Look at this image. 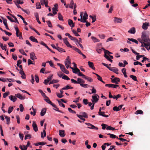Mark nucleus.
<instances>
[{"label": "nucleus", "mask_w": 150, "mask_h": 150, "mask_svg": "<svg viewBox=\"0 0 150 150\" xmlns=\"http://www.w3.org/2000/svg\"><path fill=\"white\" fill-rule=\"evenodd\" d=\"M79 114L80 115H81L82 117L86 118H87L88 117V116L87 114L85 112H80Z\"/></svg>", "instance_id": "obj_22"}, {"label": "nucleus", "mask_w": 150, "mask_h": 150, "mask_svg": "<svg viewBox=\"0 0 150 150\" xmlns=\"http://www.w3.org/2000/svg\"><path fill=\"white\" fill-rule=\"evenodd\" d=\"M141 38L146 44L150 45V39L149 36L147 35L145 32H143L142 33Z\"/></svg>", "instance_id": "obj_2"}, {"label": "nucleus", "mask_w": 150, "mask_h": 150, "mask_svg": "<svg viewBox=\"0 0 150 150\" xmlns=\"http://www.w3.org/2000/svg\"><path fill=\"white\" fill-rule=\"evenodd\" d=\"M58 19L60 21H63V17L60 13H58Z\"/></svg>", "instance_id": "obj_38"}, {"label": "nucleus", "mask_w": 150, "mask_h": 150, "mask_svg": "<svg viewBox=\"0 0 150 150\" xmlns=\"http://www.w3.org/2000/svg\"><path fill=\"white\" fill-rule=\"evenodd\" d=\"M74 4L73 0H71L69 4V7L72 9L73 8Z\"/></svg>", "instance_id": "obj_39"}, {"label": "nucleus", "mask_w": 150, "mask_h": 150, "mask_svg": "<svg viewBox=\"0 0 150 150\" xmlns=\"http://www.w3.org/2000/svg\"><path fill=\"white\" fill-rule=\"evenodd\" d=\"M123 105H119L118 107L115 106L113 108V109L114 111H118L120 110L122 108Z\"/></svg>", "instance_id": "obj_14"}, {"label": "nucleus", "mask_w": 150, "mask_h": 150, "mask_svg": "<svg viewBox=\"0 0 150 150\" xmlns=\"http://www.w3.org/2000/svg\"><path fill=\"white\" fill-rule=\"evenodd\" d=\"M112 80V82L113 83H115L116 84H118V82H119L120 81L119 78H115L114 79H111Z\"/></svg>", "instance_id": "obj_15"}, {"label": "nucleus", "mask_w": 150, "mask_h": 150, "mask_svg": "<svg viewBox=\"0 0 150 150\" xmlns=\"http://www.w3.org/2000/svg\"><path fill=\"white\" fill-rule=\"evenodd\" d=\"M5 118L6 119V121L7 122V124L8 125L10 124V117H8L7 116H5Z\"/></svg>", "instance_id": "obj_44"}, {"label": "nucleus", "mask_w": 150, "mask_h": 150, "mask_svg": "<svg viewBox=\"0 0 150 150\" xmlns=\"http://www.w3.org/2000/svg\"><path fill=\"white\" fill-rule=\"evenodd\" d=\"M52 105L54 108L55 109H54V110H55L56 111H58L59 112H62L60 111L59 110V109L56 106V105L53 103V105Z\"/></svg>", "instance_id": "obj_43"}, {"label": "nucleus", "mask_w": 150, "mask_h": 150, "mask_svg": "<svg viewBox=\"0 0 150 150\" xmlns=\"http://www.w3.org/2000/svg\"><path fill=\"white\" fill-rule=\"evenodd\" d=\"M104 49L103 48H102L101 49H98V48H96V50L97 52L99 54H100L102 51V49Z\"/></svg>", "instance_id": "obj_51"}, {"label": "nucleus", "mask_w": 150, "mask_h": 150, "mask_svg": "<svg viewBox=\"0 0 150 150\" xmlns=\"http://www.w3.org/2000/svg\"><path fill=\"white\" fill-rule=\"evenodd\" d=\"M46 110L45 108H43L41 112L40 115L41 116H43L46 113Z\"/></svg>", "instance_id": "obj_27"}, {"label": "nucleus", "mask_w": 150, "mask_h": 150, "mask_svg": "<svg viewBox=\"0 0 150 150\" xmlns=\"http://www.w3.org/2000/svg\"><path fill=\"white\" fill-rule=\"evenodd\" d=\"M105 112L101 111V108H100L99 110V112H98V115H101L106 117H108V115H105Z\"/></svg>", "instance_id": "obj_13"}, {"label": "nucleus", "mask_w": 150, "mask_h": 150, "mask_svg": "<svg viewBox=\"0 0 150 150\" xmlns=\"http://www.w3.org/2000/svg\"><path fill=\"white\" fill-rule=\"evenodd\" d=\"M69 38L71 40L74 41L75 43H78V40L75 38L73 37L71 35L69 36Z\"/></svg>", "instance_id": "obj_30"}, {"label": "nucleus", "mask_w": 150, "mask_h": 150, "mask_svg": "<svg viewBox=\"0 0 150 150\" xmlns=\"http://www.w3.org/2000/svg\"><path fill=\"white\" fill-rule=\"evenodd\" d=\"M64 64L66 68L67 69L69 68H70V67H71L70 66L71 64V60L69 59V56H67V58L65 60Z\"/></svg>", "instance_id": "obj_5"}, {"label": "nucleus", "mask_w": 150, "mask_h": 150, "mask_svg": "<svg viewBox=\"0 0 150 150\" xmlns=\"http://www.w3.org/2000/svg\"><path fill=\"white\" fill-rule=\"evenodd\" d=\"M15 96L19 98L20 100H24L25 99V96H22L20 93H18L15 94Z\"/></svg>", "instance_id": "obj_19"}, {"label": "nucleus", "mask_w": 150, "mask_h": 150, "mask_svg": "<svg viewBox=\"0 0 150 150\" xmlns=\"http://www.w3.org/2000/svg\"><path fill=\"white\" fill-rule=\"evenodd\" d=\"M72 47H73L74 50L75 51L77 52L79 54H81V53L82 52L78 48L76 47H74L73 46Z\"/></svg>", "instance_id": "obj_53"}, {"label": "nucleus", "mask_w": 150, "mask_h": 150, "mask_svg": "<svg viewBox=\"0 0 150 150\" xmlns=\"http://www.w3.org/2000/svg\"><path fill=\"white\" fill-rule=\"evenodd\" d=\"M30 39L33 42L38 43V42L37 41L36 39L33 36H30Z\"/></svg>", "instance_id": "obj_35"}, {"label": "nucleus", "mask_w": 150, "mask_h": 150, "mask_svg": "<svg viewBox=\"0 0 150 150\" xmlns=\"http://www.w3.org/2000/svg\"><path fill=\"white\" fill-rule=\"evenodd\" d=\"M70 68L72 69L73 73L75 74H77L78 72L79 71V70L77 68H74L71 67H70Z\"/></svg>", "instance_id": "obj_25"}, {"label": "nucleus", "mask_w": 150, "mask_h": 150, "mask_svg": "<svg viewBox=\"0 0 150 150\" xmlns=\"http://www.w3.org/2000/svg\"><path fill=\"white\" fill-rule=\"evenodd\" d=\"M110 71H112L114 73H115V72L117 71H119L118 69L116 67H111V68H110Z\"/></svg>", "instance_id": "obj_36"}, {"label": "nucleus", "mask_w": 150, "mask_h": 150, "mask_svg": "<svg viewBox=\"0 0 150 150\" xmlns=\"http://www.w3.org/2000/svg\"><path fill=\"white\" fill-rule=\"evenodd\" d=\"M36 8L37 9H40L41 8V6L40 3H37L36 4Z\"/></svg>", "instance_id": "obj_61"}, {"label": "nucleus", "mask_w": 150, "mask_h": 150, "mask_svg": "<svg viewBox=\"0 0 150 150\" xmlns=\"http://www.w3.org/2000/svg\"><path fill=\"white\" fill-rule=\"evenodd\" d=\"M122 72L125 77L127 78V76L126 74V69L125 68H123L122 69Z\"/></svg>", "instance_id": "obj_31"}, {"label": "nucleus", "mask_w": 150, "mask_h": 150, "mask_svg": "<svg viewBox=\"0 0 150 150\" xmlns=\"http://www.w3.org/2000/svg\"><path fill=\"white\" fill-rule=\"evenodd\" d=\"M78 75L79 76H82L83 78L84 77H85V76L82 73L80 72V71H79L78 72Z\"/></svg>", "instance_id": "obj_55"}, {"label": "nucleus", "mask_w": 150, "mask_h": 150, "mask_svg": "<svg viewBox=\"0 0 150 150\" xmlns=\"http://www.w3.org/2000/svg\"><path fill=\"white\" fill-rule=\"evenodd\" d=\"M35 79L36 82L37 83H38L39 82V79L38 76L37 75H35Z\"/></svg>", "instance_id": "obj_63"}, {"label": "nucleus", "mask_w": 150, "mask_h": 150, "mask_svg": "<svg viewBox=\"0 0 150 150\" xmlns=\"http://www.w3.org/2000/svg\"><path fill=\"white\" fill-rule=\"evenodd\" d=\"M31 137V135L30 134H28L26 135L24 139L25 140H26L28 139H30Z\"/></svg>", "instance_id": "obj_57"}, {"label": "nucleus", "mask_w": 150, "mask_h": 150, "mask_svg": "<svg viewBox=\"0 0 150 150\" xmlns=\"http://www.w3.org/2000/svg\"><path fill=\"white\" fill-rule=\"evenodd\" d=\"M103 50L105 53L104 57L108 61H110L111 62H112V60L111 59H110L109 57L107 55V54L109 55L110 54L112 53L110 52L108 50H106L105 49H103Z\"/></svg>", "instance_id": "obj_7"}, {"label": "nucleus", "mask_w": 150, "mask_h": 150, "mask_svg": "<svg viewBox=\"0 0 150 150\" xmlns=\"http://www.w3.org/2000/svg\"><path fill=\"white\" fill-rule=\"evenodd\" d=\"M58 11L57 8H52V12L54 15L56 14L57 13V11Z\"/></svg>", "instance_id": "obj_40"}, {"label": "nucleus", "mask_w": 150, "mask_h": 150, "mask_svg": "<svg viewBox=\"0 0 150 150\" xmlns=\"http://www.w3.org/2000/svg\"><path fill=\"white\" fill-rule=\"evenodd\" d=\"M88 105L89 106L91 107V109L92 110L93 109L94 107L95 104L93 103V102H89L88 103Z\"/></svg>", "instance_id": "obj_33"}, {"label": "nucleus", "mask_w": 150, "mask_h": 150, "mask_svg": "<svg viewBox=\"0 0 150 150\" xmlns=\"http://www.w3.org/2000/svg\"><path fill=\"white\" fill-rule=\"evenodd\" d=\"M83 15V12H81L80 13V16L81 17V22L83 23L86 22V19L88 18V15L86 12H85L82 18Z\"/></svg>", "instance_id": "obj_3"}, {"label": "nucleus", "mask_w": 150, "mask_h": 150, "mask_svg": "<svg viewBox=\"0 0 150 150\" xmlns=\"http://www.w3.org/2000/svg\"><path fill=\"white\" fill-rule=\"evenodd\" d=\"M107 134L108 135H109L110 136V137L111 138L114 139L115 138H117V139H118V137H116V135L114 134H111L110 133H108Z\"/></svg>", "instance_id": "obj_34"}, {"label": "nucleus", "mask_w": 150, "mask_h": 150, "mask_svg": "<svg viewBox=\"0 0 150 150\" xmlns=\"http://www.w3.org/2000/svg\"><path fill=\"white\" fill-rule=\"evenodd\" d=\"M106 129L107 130H115V128L112 127L111 126H108L106 128Z\"/></svg>", "instance_id": "obj_49"}, {"label": "nucleus", "mask_w": 150, "mask_h": 150, "mask_svg": "<svg viewBox=\"0 0 150 150\" xmlns=\"http://www.w3.org/2000/svg\"><path fill=\"white\" fill-rule=\"evenodd\" d=\"M19 148L21 150H27V149L25 145L22 146L21 145H20Z\"/></svg>", "instance_id": "obj_48"}, {"label": "nucleus", "mask_w": 150, "mask_h": 150, "mask_svg": "<svg viewBox=\"0 0 150 150\" xmlns=\"http://www.w3.org/2000/svg\"><path fill=\"white\" fill-rule=\"evenodd\" d=\"M19 73L21 75V77L23 79H25L26 78V76L25 73L23 71L20 70Z\"/></svg>", "instance_id": "obj_21"}, {"label": "nucleus", "mask_w": 150, "mask_h": 150, "mask_svg": "<svg viewBox=\"0 0 150 150\" xmlns=\"http://www.w3.org/2000/svg\"><path fill=\"white\" fill-rule=\"evenodd\" d=\"M84 79H86L88 81L90 82H92L93 81V79L91 78L90 77L86 76L85 77H84Z\"/></svg>", "instance_id": "obj_32"}, {"label": "nucleus", "mask_w": 150, "mask_h": 150, "mask_svg": "<svg viewBox=\"0 0 150 150\" xmlns=\"http://www.w3.org/2000/svg\"><path fill=\"white\" fill-rule=\"evenodd\" d=\"M128 33L130 34H134L136 32L135 28L134 27L131 28L128 31Z\"/></svg>", "instance_id": "obj_20"}, {"label": "nucleus", "mask_w": 150, "mask_h": 150, "mask_svg": "<svg viewBox=\"0 0 150 150\" xmlns=\"http://www.w3.org/2000/svg\"><path fill=\"white\" fill-rule=\"evenodd\" d=\"M91 39L94 42H100V40H98V39L96 38V37H93V36H92L91 37Z\"/></svg>", "instance_id": "obj_28"}, {"label": "nucleus", "mask_w": 150, "mask_h": 150, "mask_svg": "<svg viewBox=\"0 0 150 150\" xmlns=\"http://www.w3.org/2000/svg\"><path fill=\"white\" fill-rule=\"evenodd\" d=\"M113 41L114 38L112 37H110L106 40V42H107L109 41Z\"/></svg>", "instance_id": "obj_58"}, {"label": "nucleus", "mask_w": 150, "mask_h": 150, "mask_svg": "<svg viewBox=\"0 0 150 150\" xmlns=\"http://www.w3.org/2000/svg\"><path fill=\"white\" fill-rule=\"evenodd\" d=\"M105 86L109 88H117V87H119V86L117 84L114 85L112 84H107L105 85Z\"/></svg>", "instance_id": "obj_11"}, {"label": "nucleus", "mask_w": 150, "mask_h": 150, "mask_svg": "<svg viewBox=\"0 0 150 150\" xmlns=\"http://www.w3.org/2000/svg\"><path fill=\"white\" fill-rule=\"evenodd\" d=\"M57 65L60 67L61 70L63 72L66 74H69V72L65 69L64 65L59 63H57Z\"/></svg>", "instance_id": "obj_6"}, {"label": "nucleus", "mask_w": 150, "mask_h": 150, "mask_svg": "<svg viewBox=\"0 0 150 150\" xmlns=\"http://www.w3.org/2000/svg\"><path fill=\"white\" fill-rule=\"evenodd\" d=\"M93 74H95L97 76V79L98 80L100 81H102V77H101L99 75L94 72L93 73Z\"/></svg>", "instance_id": "obj_54"}, {"label": "nucleus", "mask_w": 150, "mask_h": 150, "mask_svg": "<svg viewBox=\"0 0 150 150\" xmlns=\"http://www.w3.org/2000/svg\"><path fill=\"white\" fill-rule=\"evenodd\" d=\"M9 98L10 100L12 101L13 102H15L17 100V98L16 97V96L11 95L8 97Z\"/></svg>", "instance_id": "obj_16"}, {"label": "nucleus", "mask_w": 150, "mask_h": 150, "mask_svg": "<svg viewBox=\"0 0 150 150\" xmlns=\"http://www.w3.org/2000/svg\"><path fill=\"white\" fill-rule=\"evenodd\" d=\"M68 110L71 113L74 114H75L76 113V112L75 111L72 110L70 108H68Z\"/></svg>", "instance_id": "obj_64"}, {"label": "nucleus", "mask_w": 150, "mask_h": 150, "mask_svg": "<svg viewBox=\"0 0 150 150\" xmlns=\"http://www.w3.org/2000/svg\"><path fill=\"white\" fill-rule=\"evenodd\" d=\"M14 3L16 2V3L22 4H23V0H15L13 1Z\"/></svg>", "instance_id": "obj_29"}, {"label": "nucleus", "mask_w": 150, "mask_h": 150, "mask_svg": "<svg viewBox=\"0 0 150 150\" xmlns=\"http://www.w3.org/2000/svg\"><path fill=\"white\" fill-rule=\"evenodd\" d=\"M130 77L132 78L134 81H138L137 79V78L136 76H134L133 75H130Z\"/></svg>", "instance_id": "obj_41"}, {"label": "nucleus", "mask_w": 150, "mask_h": 150, "mask_svg": "<svg viewBox=\"0 0 150 150\" xmlns=\"http://www.w3.org/2000/svg\"><path fill=\"white\" fill-rule=\"evenodd\" d=\"M62 78L64 79H65V80H68L70 79L69 78V77L67 76L66 75H63V76L62 77Z\"/></svg>", "instance_id": "obj_59"}, {"label": "nucleus", "mask_w": 150, "mask_h": 150, "mask_svg": "<svg viewBox=\"0 0 150 150\" xmlns=\"http://www.w3.org/2000/svg\"><path fill=\"white\" fill-rule=\"evenodd\" d=\"M71 83L74 84H79L80 86L84 88H87L89 86V85L85 83V81L80 78H78L77 81L73 79H71Z\"/></svg>", "instance_id": "obj_1"}, {"label": "nucleus", "mask_w": 150, "mask_h": 150, "mask_svg": "<svg viewBox=\"0 0 150 150\" xmlns=\"http://www.w3.org/2000/svg\"><path fill=\"white\" fill-rule=\"evenodd\" d=\"M14 28L16 30V35L17 37H18L19 36V35L18 33H19V30L18 28L16 27H14Z\"/></svg>", "instance_id": "obj_47"}, {"label": "nucleus", "mask_w": 150, "mask_h": 150, "mask_svg": "<svg viewBox=\"0 0 150 150\" xmlns=\"http://www.w3.org/2000/svg\"><path fill=\"white\" fill-rule=\"evenodd\" d=\"M0 47L3 50H6V45H4V46H3V44L2 43H1L0 44Z\"/></svg>", "instance_id": "obj_46"}, {"label": "nucleus", "mask_w": 150, "mask_h": 150, "mask_svg": "<svg viewBox=\"0 0 150 150\" xmlns=\"http://www.w3.org/2000/svg\"><path fill=\"white\" fill-rule=\"evenodd\" d=\"M122 19L121 18L115 17L114 18V21L115 23H121L122 22Z\"/></svg>", "instance_id": "obj_18"}, {"label": "nucleus", "mask_w": 150, "mask_h": 150, "mask_svg": "<svg viewBox=\"0 0 150 150\" xmlns=\"http://www.w3.org/2000/svg\"><path fill=\"white\" fill-rule=\"evenodd\" d=\"M128 40L130 41H131L132 42H134L136 44H138V41L135 39H134L133 38H128Z\"/></svg>", "instance_id": "obj_42"}, {"label": "nucleus", "mask_w": 150, "mask_h": 150, "mask_svg": "<svg viewBox=\"0 0 150 150\" xmlns=\"http://www.w3.org/2000/svg\"><path fill=\"white\" fill-rule=\"evenodd\" d=\"M46 63H49L50 66L52 67L55 68L53 64L52 61H47Z\"/></svg>", "instance_id": "obj_50"}, {"label": "nucleus", "mask_w": 150, "mask_h": 150, "mask_svg": "<svg viewBox=\"0 0 150 150\" xmlns=\"http://www.w3.org/2000/svg\"><path fill=\"white\" fill-rule=\"evenodd\" d=\"M99 98V96L98 94H94L92 96L91 101L93 102V103L95 104L98 101Z\"/></svg>", "instance_id": "obj_4"}, {"label": "nucleus", "mask_w": 150, "mask_h": 150, "mask_svg": "<svg viewBox=\"0 0 150 150\" xmlns=\"http://www.w3.org/2000/svg\"><path fill=\"white\" fill-rule=\"evenodd\" d=\"M64 42L66 45L68 47H70V48H72V46L69 44L67 40V38H65L63 39Z\"/></svg>", "instance_id": "obj_9"}, {"label": "nucleus", "mask_w": 150, "mask_h": 150, "mask_svg": "<svg viewBox=\"0 0 150 150\" xmlns=\"http://www.w3.org/2000/svg\"><path fill=\"white\" fill-rule=\"evenodd\" d=\"M88 64L89 67L93 70H95V68L94 67L93 64L92 62L88 61Z\"/></svg>", "instance_id": "obj_24"}, {"label": "nucleus", "mask_w": 150, "mask_h": 150, "mask_svg": "<svg viewBox=\"0 0 150 150\" xmlns=\"http://www.w3.org/2000/svg\"><path fill=\"white\" fill-rule=\"evenodd\" d=\"M91 87L92 88L91 90V93L90 92L89 93L90 94H91V93H94L95 94L96 93V90L95 88L94 87L91 86Z\"/></svg>", "instance_id": "obj_37"}, {"label": "nucleus", "mask_w": 150, "mask_h": 150, "mask_svg": "<svg viewBox=\"0 0 150 150\" xmlns=\"http://www.w3.org/2000/svg\"><path fill=\"white\" fill-rule=\"evenodd\" d=\"M13 107H10L8 108V112L10 114V113L13 111Z\"/></svg>", "instance_id": "obj_52"}, {"label": "nucleus", "mask_w": 150, "mask_h": 150, "mask_svg": "<svg viewBox=\"0 0 150 150\" xmlns=\"http://www.w3.org/2000/svg\"><path fill=\"white\" fill-rule=\"evenodd\" d=\"M30 57L31 59L35 60L37 59V57L34 52H32L30 53Z\"/></svg>", "instance_id": "obj_12"}, {"label": "nucleus", "mask_w": 150, "mask_h": 150, "mask_svg": "<svg viewBox=\"0 0 150 150\" xmlns=\"http://www.w3.org/2000/svg\"><path fill=\"white\" fill-rule=\"evenodd\" d=\"M68 23L69 25L72 28L74 26V25L71 20L70 19H69L68 20Z\"/></svg>", "instance_id": "obj_26"}, {"label": "nucleus", "mask_w": 150, "mask_h": 150, "mask_svg": "<svg viewBox=\"0 0 150 150\" xmlns=\"http://www.w3.org/2000/svg\"><path fill=\"white\" fill-rule=\"evenodd\" d=\"M143 113V112L140 110H137L135 112V114L136 115L139 114H142Z\"/></svg>", "instance_id": "obj_45"}, {"label": "nucleus", "mask_w": 150, "mask_h": 150, "mask_svg": "<svg viewBox=\"0 0 150 150\" xmlns=\"http://www.w3.org/2000/svg\"><path fill=\"white\" fill-rule=\"evenodd\" d=\"M85 124L88 126V128L89 129L96 130L98 129V127L95 126L93 125L90 124V123H85Z\"/></svg>", "instance_id": "obj_8"}, {"label": "nucleus", "mask_w": 150, "mask_h": 150, "mask_svg": "<svg viewBox=\"0 0 150 150\" xmlns=\"http://www.w3.org/2000/svg\"><path fill=\"white\" fill-rule=\"evenodd\" d=\"M32 126L33 128V129L35 132H36L38 130L37 125H36L35 122H33Z\"/></svg>", "instance_id": "obj_17"}, {"label": "nucleus", "mask_w": 150, "mask_h": 150, "mask_svg": "<svg viewBox=\"0 0 150 150\" xmlns=\"http://www.w3.org/2000/svg\"><path fill=\"white\" fill-rule=\"evenodd\" d=\"M20 110L21 112H22L24 109L23 105L22 104H21L19 106Z\"/></svg>", "instance_id": "obj_60"}, {"label": "nucleus", "mask_w": 150, "mask_h": 150, "mask_svg": "<svg viewBox=\"0 0 150 150\" xmlns=\"http://www.w3.org/2000/svg\"><path fill=\"white\" fill-rule=\"evenodd\" d=\"M150 26V24L148 22L143 23L142 26V28L144 30H146L148 29V27Z\"/></svg>", "instance_id": "obj_10"}, {"label": "nucleus", "mask_w": 150, "mask_h": 150, "mask_svg": "<svg viewBox=\"0 0 150 150\" xmlns=\"http://www.w3.org/2000/svg\"><path fill=\"white\" fill-rule=\"evenodd\" d=\"M19 52L21 54H22L23 55L27 56V54L25 53V52L23 50L21 49L19 50Z\"/></svg>", "instance_id": "obj_62"}, {"label": "nucleus", "mask_w": 150, "mask_h": 150, "mask_svg": "<svg viewBox=\"0 0 150 150\" xmlns=\"http://www.w3.org/2000/svg\"><path fill=\"white\" fill-rule=\"evenodd\" d=\"M9 94V92H6L5 93H4L3 94V97L4 98H6V96H8Z\"/></svg>", "instance_id": "obj_56"}, {"label": "nucleus", "mask_w": 150, "mask_h": 150, "mask_svg": "<svg viewBox=\"0 0 150 150\" xmlns=\"http://www.w3.org/2000/svg\"><path fill=\"white\" fill-rule=\"evenodd\" d=\"M59 135L62 137H63L65 136V134L64 133V130H59Z\"/></svg>", "instance_id": "obj_23"}]
</instances>
